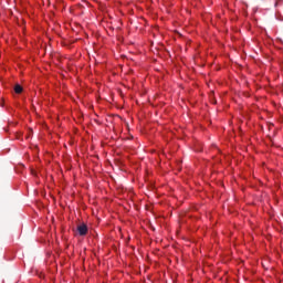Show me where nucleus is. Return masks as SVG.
I'll use <instances>...</instances> for the list:
<instances>
[{"label":"nucleus","mask_w":283,"mask_h":283,"mask_svg":"<svg viewBox=\"0 0 283 283\" xmlns=\"http://www.w3.org/2000/svg\"><path fill=\"white\" fill-rule=\"evenodd\" d=\"M14 92H15V94H21V92H23V86L20 84H17L14 86Z\"/></svg>","instance_id":"f03ea898"},{"label":"nucleus","mask_w":283,"mask_h":283,"mask_svg":"<svg viewBox=\"0 0 283 283\" xmlns=\"http://www.w3.org/2000/svg\"><path fill=\"white\" fill-rule=\"evenodd\" d=\"M87 224L85 223H82L80 226H77V232H78V235H87Z\"/></svg>","instance_id":"f257e3e1"}]
</instances>
